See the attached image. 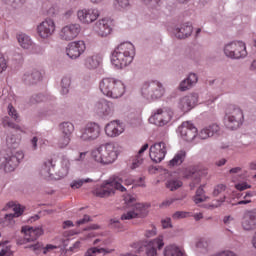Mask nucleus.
Masks as SVG:
<instances>
[{"instance_id": "nucleus-11", "label": "nucleus", "mask_w": 256, "mask_h": 256, "mask_svg": "<svg viewBox=\"0 0 256 256\" xmlns=\"http://www.w3.org/2000/svg\"><path fill=\"white\" fill-rule=\"evenodd\" d=\"M9 209H12L14 213L5 214L2 221L4 227H13V225H15V217H21V215H23L21 205H17L13 202H8L6 206L2 209V211H9Z\"/></svg>"}, {"instance_id": "nucleus-14", "label": "nucleus", "mask_w": 256, "mask_h": 256, "mask_svg": "<svg viewBox=\"0 0 256 256\" xmlns=\"http://www.w3.org/2000/svg\"><path fill=\"white\" fill-rule=\"evenodd\" d=\"M178 132L180 133L181 138L188 143H191L197 137V127L189 121L183 122L178 127Z\"/></svg>"}, {"instance_id": "nucleus-10", "label": "nucleus", "mask_w": 256, "mask_h": 256, "mask_svg": "<svg viewBox=\"0 0 256 256\" xmlns=\"http://www.w3.org/2000/svg\"><path fill=\"white\" fill-rule=\"evenodd\" d=\"M173 119V110L171 108H159L149 118V123L156 127H165Z\"/></svg>"}, {"instance_id": "nucleus-35", "label": "nucleus", "mask_w": 256, "mask_h": 256, "mask_svg": "<svg viewBox=\"0 0 256 256\" xmlns=\"http://www.w3.org/2000/svg\"><path fill=\"white\" fill-rule=\"evenodd\" d=\"M164 256H185V252L176 245H169L164 249Z\"/></svg>"}, {"instance_id": "nucleus-51", "label": "nucleus", "mask_w": 256, "mask_h": 256, "mask_svg": "<svg viewBox=\"0 0 256 256\" xmlns=\"http://www.w3.org/2000/svg\"><path fill=\"white\" fill-rule=\"evenodd\" d=\"M197 249H207L209 247V240L201 238L196 242Z\"/></svg>"}, {"instance_id": "nucleus-31", "label": "nucleus", "mask_w": 256, "mask_h": 256, "mask_svg": "<svg viewBox=\"0 0 256 256\" xmlns=\"http://www.w3.org/2000/svg\"><path fill=\"white\" fill-rule=\"evenodd\" d=\"M54 167L55 164H53V160L44 161L40 169L41 177H43V179L55 180V173L52 172Z\"/></svg>"}, {"instance_id": "nucleus-32", "label": "nucleus", "mask_w": 256, "mask_h": 256, "mask_svg": "<svg viewBox=\"0 0 256 256\" xmlns=\"http://www.w3.org/2000/svg\"><path fill=\"white\" fill-rule=\"evenodd\" d=\"M149 149V144H144L141 149L138 151V154L135 156V158L132 160V166L131 169H137L140 165H143V158L141 155L145 153Z\"/></svg>"}, {"instance_id": "nucleus-48", "label": "nucleus", "mask_w": 256, "mask_h": 256, "mask_svg": "<svg viewBox=\"0 0 256 256\" xmlns=\"http://www.w3.org/2000/svg\"><path fill=\"white\" fill-rule=\"evenodd\" d=\"M175 201H181V198H167L159 205V207L160 209H167V207H171Z\"/></svg>"}, {"instance_id": "nucleus-1", "label": "nucleus", "mask_w": 256, "mask_h": 256, "mask_svg": "<svg viewBox=\"0 0 256 256\" xmlns=\"http://www.w3.org/2000/svg\"><path fill=\"white\" fill-rule=\"evenodd\" d=\"M134 57L135 46L131 42H124L113 51L111 63L116 69H123L133 63Z\"/></svg>"}, {"instance_id": "nucleus-58", "label": "nucleus", "mask_w": 256, "mask_h": 256, "mask_svg": "<svg viewBox=\"0 0 256 256\" xmlns=\"http://www.w3.org/2000/svg\"><path fill=\"white\" fill-rule=\"evenodd\" d=\"M91 221H93V219H91V216L85 214L82 219L76 222V225H85L86 223H90Z\"/></svg>"}, {"instance_id": "nucleus-53", "label": "nucleus", "mask_w": 256, "mask_h": 256, "mask_svg": "<svg viewBox=\"0 0 256 256\" xmlns=\"http://www.w3.org/2000/svg\"><path fill=\"white\" fill-rule=\"evenodd\" d=\"M197 136L199 139L202 140L209 139V137H211V134L209 133V128H204L200 130V132L197 133Z\"/></svg>"}, {"instance_id": "nucleus-12", "label": "nucleus", "mask_w": 256, "mask_h": 256, "mask_svg": "<svg viewBox=\"0 0 256 256\" xmlns=\"http://www.w3.org/2000/svg\"><path fill=\"white\" fill-rule=\"evenodd\" d=\"M94 111L99 117H111L115 113V104L107 99H100L95 102Z\"/></svg>"}, {"instance_id": "nucleus-13", "label": "nucleus", "mask_w": 256, "mask_h": 256, "mask_svg": "<svg viewBox=\"0 0 256 256\" xmlns=\"http://www.w3.org/2000/svg\"><path fill=\"white\" fill-rule=\"evenodd\" d=\"M101 135V126L97 123H88L82 130L81 141H95Z\"/></svg>"}, {"instance_id": "nucleus-4", "label": "nucleus", "mask_w": 256, "mask_h": 256, "mask_svg": "<svg viewBox=\"0 0 256 256\" xmlns=\"http://www.w3.org/2000/svg\"><path fill=\"white\" fill-rule=\"evenodd\" d=\"M123 183V179L118 176H113L108 181L104 182L102 185L98 186L93 190V195L96 197H111V195H115V191H127V189L121 184Z\"/></svg>"}, {"instance_id": "nucleus-16", "label": "nucleus", "mask_w": 256, "mask_h": 256, "mask_svg": "<svg viewBox=\"0 0 256 256\" xmlns=\"http://www.w3.org/2000/svg\"><path fill=\"white\" fill-rule=\"evenodd\" d=\"M43 81V72L37 69L26 71L22 75V82L28 87L39 85Z\"/></svg>"}, {"instance_id": "nucleus-57", "label": "nucleus", "mask_w": 256, "mask_h": 256, "mask_svg": "<svg viewBox=\"0 0 256 256\" xmlns=\"http://www.w3.org/2000/svg\"><path fill=\"white\" fill-rule=\"evenodd\" d=\"M7 70V59L2 54L0 55V75Z\"/></svg>"}, {"instance_id": "nucleus-9", "label": "nucleus", "mask_w": 256, "mask_h": 256, "mask_svg": "<svg viewBox=\"0 0 256 256\" xmlns=\"http://www.w3.org/2000/svg\"><path fill=\"white\" fill-rule=\"evenodd\" d=\"M223 52L228 59H245L247 57V46L243 41H232L224 45Z\"/></svg>"}, {"instance_id": "nucleus-64", "label": "nucleus", "mask_w": 256, "mask_h": 256, "mask_svg": "<svg viewBox=\"0 0 256 256\" xmlns=\"http://www.w3.org/2000/svg\"><path fill=\"white\" fill-rule=\"evenodd\" d=\"M0 256H13V251H11V248H4L0 251Z\"/></svg>"}, {"instance_id": "nucleus-18", "label": "nucleus", "mask_w": 256, "mask_h": 256, "mask_svg": "<svg viewBox=\"0 0 256 256\" xmlns=\"http://www.w3.org/2000/svg\"><path fill=\"white\" fill-rule=\"evenodd\" d=\"M241 227L244 231H255L256 229V208L246 210L243 214Z\"/></svg>"}, {"instance_id": "nucleus-63", "label": "nucleus", "mask_w": 256, "mask_h": 256, "mask_svg": "<svg viewBox=\"0 0 256 256\" xmlns=\"http://www.w3.org/2000/svg\"><path fill=\"white\" fill-rule=\"evenodd\" d=\"M94 249L95 253H103V255H107L109 253H112L113 250L105 249V248H97V247H92Z\"/></svg>"}, {"instance_id": "nucleus-17", "label": "nucleus", "mask_w": 256, "mask_h": 256, "mask_svg": "<svg viewBox=\"0 0 256 256\" xmlns=\"http://www.w3.org/2000/svg\"><path fill=\"white\" fill-rule=\"evenodd\" d=\"M37 33L41 39H49L55 33V21L53 19H45L37 27Z\"/></svg>"}, {"instance_id": "nucleus-44", "label": "nucleus", "mask_w": 256, "mask_h": 256, "mask_svg": "<svg viewBox=\"0 0 256 256\" xmlns=\"http://www.w3.org/2000/svg\"><path fill=\"white\" fill-rule=\"evenodd\" d=\"M71 143V136H67L65 134H61L58 138L57 146L59 149H65Z\"/></svg>"}, {"instance_id": "nucleus-26", "label": "nucleus", "mask_w": 256, "mask_h": 256, "mask_svg": "<svg viewBox=\"0 0 256 256\" xmlns=\"http://www.w3.org/2000/svg\"><path fill=\"white\" fill-rule=\"evenodd\" d=\"M173 33L176 39H188L193 35V25L189 22L180 24L174 28Z\"/></svg>"}, {"instance_id": "nucleus-21", "label": "nucleus", "mask_w": 256, "mask_h": 256, "mask_svg": "<svg viewBox=\"0 0 256 256\" xmlns=\"http://www.w3.org/2000/svg\"><path fill=\"white\" fill-rule=\"evenodd\" d=\"M85 42L83 41H76V42H71L68 44L66 48V55L70 59H79L83 53H85Z\"/></svg>"}, {"instance_id": "nucleus-54", "label": "nucleus", "mask_w": 256, "mask_h": 256, "mask_svg": "<svg viewBox=\"0 0 256 256\" xmlns=\"http://www.w3.org/2000/svg\"><path fill=\"white\" fill-rule=\"evenodd\" d=\"M4 125H5V127H10V129H15V131H23L21 129V126H19L18 124H15L9 120H4Z\"/></svg>"}, {"instance_id": "nucleus-5", "label": "nucleus", "mask_w": 256, "mask_h": 256, "mask_svg": "<svg viewBox=\"0 0 256 256\" xmlns=\"http://www.w3.org/2000/svg\"><path fill=\"white\" fill-rule=\"evenodd\" d=\"M243 121H245L243 110L235 105L228 106L224 117V125L226 129L237 131V129H240L243 125Z\"/></svg>"}, {"instance_id": "nucleus-6", "label": "nucleus", "mask_w": 256, "mask_h": 256, "mask_svg": "<svg viewBox=\"0 0 256 256\" xmlns=\"http://www.w3.org/2000/svg\"><path fill=\"white\" fill-rule=\"evenodd\" d=\"M25 155L22 151L10 150L0 158V169H3L5 173H13L16 167H19L21 161H23Z\"/></svg>"}, {"instance_id": "nucleus-34", "label": "nucleus", "mask_w": 256, "mask_h": 256, "mask_svg": "<svg viewBox=\"0 0 256 256\" xmlns=\"http://www.w3.org/2000/svg\"><path fill=\"white\" fill-rule=\"evenodd\" d=\"M185 157H187V152L185 150H180L174 156V159L169 161V167H177L178 165H182L183 161H185Z\"/></svg>"}, {"instance_id": "nucleus-37", "label": "nucleus", "mask_w": 256, "mask_h": 256, "mask_svg": "<svg viewBox=\"0 0 256 256\" xmlns=\"http://www.w3.org/2000/svg\"><path fill=\"white\" fill-rule=\"evenodd\" d=\"M17 40L20 47L23 49H31V47H33V41H31V38L26 34H19Z\"/></svg>"}, {"instance_id": "nucleus-23", "label": "nucleus", "mask_w": 256, "mask_h": 256, "mask_svg": "<svg viewBox=\"0 0 256 256\" xmlns=\"http://www.w3.org/2000/svg\"><path fill=\"white\" fill-rule=\"evenodd\" d=\"M21 231L24 233V243L37 241V238L41 237L44 233L43 228L30 226H23Z\"/></svg>"}, {"instance_id": "nucleus-45", "label": "nucleus", "mask_w": 256, "mask_h": 256, "mask_svg": "<svg viewBox=\"0 0 256 256\" xmlns=\"http://www.w3.org/2000/svg\"><path fill=\"white\" fill-rule=\"evenodd\" d=\"M45 99H46V97L43 94L38 93V94H34V95L30 96L28 103H29V105H37L38 103H43V101H45Z\"/></svg>"}, {"instance_id": "nucleus-24", "label": "nucleus", "mask_w": 256, "mask_h": 256, "mask_svg": "<svg viewBox=\"0 0 256 256\" xmlns=\"http://www.w3.org/2000/svg\"><path fill=\"white\" fill-rule=\"evenodd\" d=\"M71 169V161L67 156H62L60 160V166L56 169L54 173V180L59 181V179H63L69 175V171Z\"/></svg>"}, {"instance_id": "nucleus-40", "label": "nucleus", "mask_w": 256, "mask_h": 256, "mask_svg": "<svg viewBox=\"0 0 256 256\" xmlns=\"http://www.w3.org/2000/svg\"><path fill=\"white\" fill-rule=\"evenodd\" d=\"M146 5H150L152 8V13L158 16L161 15V0H142Z\"/></svg>"}, {"instance_id": "nucleus-59", "label": "nucleus", "mask_w": 256, "mask_h": 256, "mask_svg": "<svg viewBox=\"0 0 256 256\" xmlns=\"http://www.w3.org/2000/svg\"><path fill=\"white\" fill-rule=\"evenodd\" d=\"M4 3H7V5H12V7H15V5H23L25 3V0H2Z\"/></svg>"}, {"instance_id": "nucleus-47", "label": "nucleus", "mask_w": 256, "mask_h": 256, "mask_svg": "<svg viewBox=\"0 0 256 256\" xmlns=\"http://www.w3.org/2000/svg\"><path fill=\"white\" fill-rule=\"evenodd\" d=\"M8 114L14 121H16V123H19V121H21V119L19 118V113H17V110L11 104L8 105Z\"/></svg>"}, {"instance_id": "nucleus-25", "label": "nucleus", "mask_w": 256, "mask_h": 256, "mask_svg": "<svg viewBox=\"0 0 256 256\" xmlns=\"http://www.w3.org/2000/svg\"><path fill=\"white\" fill-rule=\"evenodd\" d=\"M165 247V243L163 242V236H158L157 238L149 241L146 245V255L147 256H159L157 253L161 251Z\"/></svg>"}, {"instance_id": "nucleus-15", "label": "nucleus", "mask_w": 256, "mask_h": 256, "mask_svg": "<svg viewBox=\"0 0 256 256\" xmlns=\"http://www.w3.org/2000/svg\"><path fill=\"white\" fill-rule=\"evenodd\" d=\"M150 159L154 163H161L167 155V144L165 142H157L150 147L149 150Z\"/></svg>"}, {"instance_id": "nucleus-28", "label": "nucleus", "mask_w": 256, "mask_h": 256, "mask_svg": "<svg viewBox=\"0 0 256 256\" xmlns=\"http://www.w3.org/2000/svg\"><path fill=\"white\" fill-rule=\"evenodd\" d=\"M123 131H125L123 124L117 120L111 121L105 126V133L108 137H119Z\"/></svg>"}, {"instance_id": "nucleus-42", "label": "nucleus", "mask_w": 256, "mask_h": 256, "mask_svg": "<svg viewBox=\"0 0 256 256\" xmlns=\"http://www.w3.org/2000/svg\"><path fill=\"white\" fill-rule=\"evenodd\" d=\"M70 87H71V76H64L61 80V93L63 95H68Z\"/></svg>"}, {"instance_id": "nucleus-2", "label": "nucleus", "mask_w": 256, "mask_h": 256, "mask_svg": "<svg viewBox=\"0 0 256 256\" xmlns=\"http://www.w3.org/2000/svg\"><path fill=\"white\" fill-rule=\"evenodd\" d=\"M117 156V149L113 143L102 144L91 152L92 159L101 165H111L116 161Z\"/></svg>"}, {"instance_id": "nucleus-20", "label": "nucleus", "mask_w": 256, "mask_h": 256, "mask_svg": "<svg viewBox=\"0 0 256 256\" xmlns=\"http://www.w3.org/2000/svg\"><path fill=\"white\" fill-rule=\"evenodd\" d=\"M198 101L199 94L192 93L190 95L180 98L178 102V107L179 109H181V111H183V113H189V111H191V109H193L195 105H197Z\"/></svg>"}, {"instance_id": "nucleus-22", "label": "nucleus", "mask_w": 256, "mask_h": 256, "mask_svg": "<svg viewBox=\"0 0 256 256\" xmlns=\"http://www.w3.org/2000/svg\"><path fill=\"white\" fill-rule=\"evenodd\" d=\"M77 17L81 23L89 25L99 18V10L96 8L82 9L77 12Z\"/></svg>"}, {"instance_id": "nucleus-50", "label": "nucleus", "mask_w": 256, "mask_h": 256, "mask_svg": "<svg viewBox=\"0 0 256 256\" xmlns=\"http://www.w3.org/2000/svg\"><path fill=\"white\" fill-rule=\"evenodd\" d=\"M155 235H157V227L153 225L149 229H147L144 233V236L147 239H151V237H155Z\"/></svg>"}, {"instance_id": "nucleus-19", "label": "nucleus", "mask_w": 256, "mask_h": 256, "mask_svg": "<svg viewBox=\"0 0 256 256\" xmlns=\"http://www.w3.org/2000/svg\"><path fill=\"white\" fill-rule=\"evenodd\" d=\"M81 33V25L69 24L64 26L60 31V39L62 41H73Z\"/></svg>"}, {"instance_id": "nucleus-41", "label": "nucleus", "mask_w": 256, "mask_h": 256, "mask_svg": "<svg viewBox=\"0 0 256 256\" xmlns=\"http://www.w3.org/2000/svg\"><path fill=\"white\" fill-rule=\"evenodd\" d=\"M207 199H209V197L205 195V190L203 189V186H200L196 190V195L194 196V203H196V205H199V203H204V201H207Z\"/></svg>"}, {"instance_id": "nucleus-30", "label": "nucleus", "mask_w": 256, "mask_h": 256, "mask_svg": "<svg viewBox=\"0 0 256 256\" xmlns=\"http://www.w3.org/2000/svg\"><path fill=\"white\" fill-rule=\"evenodd\" d=\"M103 62V58L99 54L89 55L84 59V67L88 69V71H95L100 67Z\"/></svg>"}, {"instance_id": "nucleus-33", "label": "nucleus", "mask_w": 256, "mask_h": 256, "mask_svg": "<svg viewBox=\"0 0 256 256\" xmlns=\"http://www.w3.org/2000/svg\"><path fill=\"white\" fill-rule=\"evenodd\" d=\"M5 147L7 151H15L19 147V140L13 134H8L5 141Z\"/></svg>"}, {"instance_id": "nucleus-8", "label": "nucleus", "mask_w": 256, "mask_h": 256, "mask_svg": "<svg viewBox=\"0 0 256 256\" xmlns=\"http://www.w3.org/2000/svg\"><path fill=\"white\" fill-rule=\"evenodd\" d=\"M125 203L128 207H132V210L128 211L127 213L121 216L122 221H129L131 219H141L143 217H147L149 211L147 209L149 206H146L143 203H135V198L129 197L125 198Z\"/></svg>"}, {"instance_id": "nucleus-49", "label": "nucleus", "mask_w": 256, "mask_h": 256, "mask_svg": "<svg viewBox=\"0 0 256 256\" xmlns=\"http://www.w3.org/2000/svg\"><path fill=\"white\" fill-rule=\"evenodd\" d=\"M129 5V0H115L114 2L116 9H127Z\"/></svg>"}, {"instance_id": "nucleus-43", "label": "nucleus", "mask_w": 256, "mask_h": 256, "mask_svg": "<svg viewBox=\"0 0 256 256\" xmlns=\"http://www.w3.org/2000/svg\"><path fill=\"white\" fill-rule=\"evenodd\" d=\"M85 183H93V179L91 178H85V179H76L73 180L70 183L71 189H81L82 185H85Z\"/></svg>"}, {"instance_id": "nucleus-39", "label": "nucleus", "mask_w": 256, "mask_h": 256, "mask_svg": "<svg viewBox=\"0 0 256 256\" xmlns=\"http://www.w3.org/2000/svg\"><path fill=\"white\" fill-rule=\"evenodd\" d=\"M181 187H183V182L179 178H172L166 182V189H169V191H177Z\"/></svg>"}, {"instance_id": "nucleus-27", "label": "nucleus", "mask_w": 256, "mask_h": 256, "mask_svg": "<svg viewBox=\"0 0 256 256\" xmlns=\"http://www.w3.org/2000/svg\"><path fill=\"white\" fill-rule=\"evenodd\" d=\"M94 31L100 37H107V35H111V21L107 18H103L95 23Z\"/></svg>"}, {"instance_id": "nucleus-46", "label": "nucleus", "mask_w": 256, "mask_h": 256, "mask_svg": "<svg viewBox=\"0 0 256 256\" xmlns=\"http://www.w3.org/2000/svg\"><path fill=\"white\" fill-rule=\"evenodd\" d=\"M207 128L210 133V137H219V135H221V127H219V125L212 124Z\"/></svg>"}, {"instance_id": "nucleus-52", "label": "nucleus", "mask_w": 256, "mask_h": 256, "mask_svg": "<svg viewBox=\"0 0 256 256\" xmlns=\"http://www.w3.org/2000/svg\"><path fill=\"white\" fill-rule=\"evenodd\" d=\"M226 189H227V186L223 184L217 185L213 190V196L219 197V195H221V193H223Z\"/></svg>"}, {"instance_id": "nucleus-36", "label": "nucleus", "mask_w": 256, "mask_h": 256, "mask_svg": "<svg viewBox=\"0 0 256 256\" xmlns=\"http://www.w3.org/2000/svg\"><path fill=\"white\" fill-rule=\"evenodd\" d=\"M61 135L72 137L75 126L71 122H63L59 125Z\"/></svg>"}, {"instance_id": "nucleus-61", "label": "nucleus", "mask_w": 256, "mask_h": 256, "mask_svg": "<svg viewBox=\"0 0 256 256\" xmlns=\"http://www.w3.org/2000/svg\"><path fill=\"white\" fill-rule=\"evenodd\" d=\"M28 249H32V251H43V243L37 242L34 245L28 246Z\"/></svg>"}, {"instance_id": "nucleus-60", "label": "nucleus", "mask_w": 256, "mask_h": 256, "mask_svg": "<svg viewBox=\"0 0 256 256\" xmlns=\"http://www.w3.org/2000/svg\"><path fill=\"white\" fill-rule=\"evenodd\" d=\"M163 229H171L173 224H171V218H166L161 221Z\"/></svg>"}, {"instance_id": "nucleus-56", "label": "nucleus", "mask_w": 256, "mask_h": 256, "mask_svg": "<svg viewBox=\"0 0 256 256\" xmlns=\"http://www.w3.org/2000/svg\"><path fill=\"white\" fill-rule=\"evenodd\" d=\"M189 213L186 211H176L173 215L172 218L175 220H179V219H185V217H187Z\"/></svg>"}, {"instance_id": "nucleus-3", "label": "nucleus", "mask_w": 256, "mask_h": 256, "mask_svg": "<svg viewBox=\"0 0 256 256\" xmlns=\"http://www.w3.org/2000/svg\"><path fill=\"white\" fill-rule=\"evenodd\" d=\"M100 91L110 99H119L125 95V84L115 78H104L99 84Z\"/></svg>"}, {"instance_id": "nucleus-62", "label": "nucleus", "mask_w": 256, "mask_h": 256, "mask_svg": "<svg viewBox=\"0 0 256 256\" xmlns=\"http://www.w3.org/2000/svg\"><path fill=\"white\" fill-rule=\"evenodd\" d=\"M135 187H146L145 185V177H140L138 180H134Z\"/></svg>"}, {"instance_id": "nucleus-38", "label": "nucleus", "mask_w": 256, "mask_h": 256, "mask_svg": "<svg viewBox=\"0 0 256 256\" xmlns=\"http://www.w3.org/2000/svg\"><path fill=\"white\" fill-rule=\"evenodd\" d=\"M199 175V171L195 167H190L184 172L185 179H194L196 183H201V178H199Z\"/></svg>"}, {"instance_id": "nucleus-55", "label": "nucleus", "mask_w": 256, "mask_h": 256, "mask_svg": "<svg viewBox=\"0 0 256 256\" xmlns=\"http://www.w3.org/2000/svg\"><path fill=\"white\" fill-rule=\"evenodd\" d=\"M110 227L111 229H117V231H121V229L123 228V226L121 225V222H119V220L117 219L110 220Z\"/></svg>"}, {"instance_id": "nucleus-29", "label": "nucleus", "mask_w": 256, "mask_h": 256, "mask_svg": "<svg viewBox=\"0 0 256 256\" xmlns=\"http://www.w3.org/2000/svg\"><path fill=\"white\" fill-rule=\"evenodd\" d=\"M199 81V76L195 73H190L184 80H182L178 86L179 91L185 92L189 89H193L197 82Z\"/></svg>"}, {"instance_id": "nucleus-7", "label": "nucleus", "mask_w": 256, "mask_h": 256, "mask_svg": "<svg viewBox=\"0 0 256 256\" xmlns=\"http://www.w3.org/2000/svg\"><path fill=\"white\" fill-rule=\"evenodd\" d=\"M142 97L147 101H157L165 95V87L157 80L145 82L142 86Z\"/></svg>"}]
</instances>
